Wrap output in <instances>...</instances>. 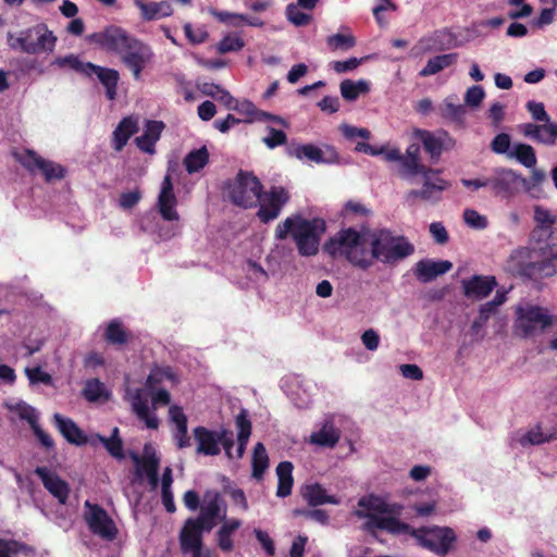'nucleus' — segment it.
Segmentation results:
<instances>
[{
  "mask_svg": "<svg viewBox=\"0 0 557 557\" xmlns=\"http://www.w3.org/2000/svg\"><path fill=\"white\" fill-rule=\"evenodd\" d=\"M242 527V521L237 518H225L215 533L218 547L223 553H230L234 549L233 535Z\"/></svg>",
  "mask_w": 557,
  "mask_h": 557,
  "instance_id": "obj_35",
  "label": "nucleus"
},
{
  "mask_svg": "<svg viewBox=\"0 0 557 557\" xmlns=\"http://www.w3.org/2000/svg\"><path fill=\"white\" fill-rule=\"evenodd\" d=\"M124 398L131 404L134 413L145 423L147 429L157 430L159 428V419L149 407L151 395L146 385L135 388L126 387Z\"/></svg>",
  "mask_w": 557,
  "mask_h": 557,
  "instance_id": "obj_14",
  "label": "nucleus"
},
{
  "mask_svg": "<svg viewBox=\"0 0 557 557\" xmlns=\"http://www.w3.org/2000/svg\"><path fill=\"white\" fill-rule=\"evenodd\" d=\"M177 199L173 191V184L170 175H165L161 185V190L158 197V209L164 221L176 222V224L172 225L168 230H160V237L163 239H169L176 235L178 232V220L180 215L176 210Z\"/></svg>",
  "mask_w": 557,
  "mask_h": 557,
  "instance_id": "obj_12",
  "label": "nucleus"
},
{
  "mask_svg": "<svg viewBox=\"0 0 557 557\" xmlns=\"http://www.w3.org/2000/svg\"><path fill=\"white\" fill-rule=\"evenodd\" d=\"M438 111L444 119L457 123H461L466 114V109L462 104L458 103V97L456 95L446 97L438 107Z\"/></svg>",
  "mask_w": 557,
  "mask_h": 557,
  "instance_id": "obj_44",
  "label": "nucleus"
},
{
  "mask_svg": "<svg viewBox=\"0 0 557 557\" xmlns=\"http://www.w3.org/2000/svg\"><path fill=\"white\" fill-rule=\"evenodd\" d=\"M341 438V431L335 425L333 418H325L315 424V429L309 435L307 442L319 448H334Z\"/></svg>",
  "mask_w": 557,
  "mask_h": 557,
  "instance_id": "obj_23",
  "label": "nucleus"
},
{
  "mask_svg": "<svg viewBox=\"0 0 557 557\" xmlns=\"http://www.w3.org/2000/svg\"><path fill=\"white\" fill-rule=\"evenodd\" d=\"M289 199L288 193L281 186H273L269 191L260 193L259 210L257 215L263 223H269L275 220L283 207Z\"/></svg>",
  "mask_w": 557,
  "mask_h": 557,
  "instance_id": "obj_17",
  "label": "nucleus"
},
{
  "mask_svg": "<svg viewBox=\"0 0 557 557\" xmlns=\"http://www.w3.org/2000/svg\"><path fill=\"white\" fill-rule=\"evenodd\" d=\"M457 60L456 53H447L436 55L434 58L429 59L426 65L420 71V76L426 77L431 75H435L444 69L454 64Z\"/></svg>",
  "mask_w": 557,
  "mask_h": 557,
  "instance_id": "obj_48",
  "label": "nucleus"
},
{
  "mask_svg": "<svg viewBox=\"0 0 557 557\" xmlns=\"http://www.w3.org/2000/svg\"><path fill=\"white\" fill-rule=\"evenodd\" d=\"M528 259L529 250L527 248H518L511 252L507 261V269L515 275L528 277L523 270L534 264V261Z\"/></svg>",
  "mask_w": 557,
  "mask_h": 557,
  "instance_id": "obj_46",
  "label": "nucleus"
},
{
  "mask_svg": "<svg viewBox=\"0 0 557 557\" xmlns=\"http://www.w3.org/2000/svg\"><path fill=\"white\" fill-rule=\"evenodd\" d=\"M169 421L171 424V435L175 446L178 449H185L191 446V438L188 435V420L182 407L172 405L169 408Z\"/></svg>",
  "mask_w": 557,
  "mask_h": 557,
  "instance_id": "obj_24",
  "label": "nucleus"
},
{
  "mask_svg": "<svg viewBox=\"0 0 557 557\" xmlns=\"http://www.w3.org/2000/svg\"><path fill=\"white\" fill-rule=\"evenodd\" d=\"M125 65L132 71L136 81L141 77V71L153 57L151 48L143 41L134 38L121 54Z\"/></svg>",
  "mask_w": 557,
  "mask_h": 557,
  "instance_id": "obj_18",
  "label": "nucleus"
},
{
  "mask_svg": "<svg viewBox=\"0 0 557 557\" xmlns=\"http://www.w3.org/2000/svg\"><path fill=\"white\" fill-rule=\"evenodd\" d=\"M293 469L294 466L290 461H282L276 466V475H277V488L276 496L280 498H285L290 495L294 479H293Z\"/></svg>",
  "mask_w": 557,
  "mask_h": 557,
  "instance_id": "obj_41",
  "label": "nucleus"
},
{
  "mask_svg": "<svg viewBox=\"0 0 557 557\" xmlns=\"http://www.w3.org/2000/svg\"><path fill=\"white\" fill-rule=\"evenodd\" d=\"M339 91L345 100L355 101L360 95H364L370 91V83L366 79H359L356 82L351 79H344L339 85Z\"/></svg>",
  "mask_w": 557,
  "mask_h": 557,
  "instance_id": "obj_45",
  "label": "nucleus"
},
{
  "mask_svg": "<svg viewBox=\"0 0 557 557\" xmlns=\"http://www.w3.org/2000/svg\"><path fill=\"white\" fill-rule=\"evenodd\" d=\"M324 228L322 220H309L300 215H292L277 224L274 236L277 240H284L290 235L299 256L309 258L319 252Z\"/></svg>",
  "mask_w": 557,
  "mask_h": 557,
  "instance_id": "obj_2",
  "label": "nucleus"
},
{
  "mask_svg": "<svg viewBox=\"0 0 557 557\" xmlns=\"http://www.w3.org/2000/svg\"><path fill=\"white\" fill-rule=\"evenodd\" d=\"M4 407L32 428L39 420L38 410L22 399H8Z\"/></svg>",
  "mask_w": 557,
  "mask_h": 557,
  "instance_id": "obj_40",
  "label": "nucleus"
},
{
  "mask_svg": "<svg viewBox=\"0 0 557 557\" xmlns=\"http://www.w3.org/2000/svg\"><path fill=\"white\" fill-rule=\"evenodd\" d=\"M12 49H20L29 54L53 51L57 37L44 23L21 30L16 37H10Z\"/></svg>",
  "mask_w": 557,
  "mask_h": 557,
  "instance_id": "obj_7",
  "label": "nucleus"
},
{
  "mask_svg": "<svg viewBox=\"0 0 557 557\" xmlns=\"http://www.w3.org/2000/svg\"><path fill=\"white\" fill-rule=\"evenodd\" d=\"M370 233L371 230L344 228L330 238L324 250L333 258L344 257L352 265L368 270L372 267Z\"/></svg>",
  "mask_w": 557,
  "mask_h": 557,
  "instance_id": "obj_1",
  "label": "nucleus"
},
{
  "mask_svg": "<svg viewBox=\"0 0 557 557\" xmlns=\"http://www.w3.org/2000/svg\"><path fill=\"white\" fill-rule=\"evenodd\" d=\"M533 219L535 222L534 227L554 228L553 225L556 223V216L542 206L534 207Z\"/></svg>",
  "mask_w": 557,
  "mask_h": 557,
  "instance_id": "obj_58",
  "label": "nucleus"
},
{
  "mask_svg": "<svg viewBox=\"0 0 557 557\" xmlns=\"http://www.w3.org/2000/svg\"><path fill=\"white\" fill-rule=\"evenodd\" d=\"M557 438V431L546 434L542 428L536 424L520 436L519 443L522 447L541 445Z\"/></svg>",
  "mask_w": 557,
  "mask_h": 557,
  "instance_id": "obj_49",
  "label": "nucleus"
},
{
  "mask_svg": "<svg viewBox=\"0 0 557 557\" xmlns=\"http://www.w3.org/2000/svg\"><path fill=\"white\" fill-rule=\"evenodd\" d=\"M25 374L30 384H39L42 383L45 385L51 386L53 384L52 376L45 372L41 367L26 368Z\"/></svg>",
  "mask_w": 557,
  "mask_h": 557,
  "instance_id": "obj_60",
  "label": "nucleus"
},
{
  "mask_svg": "<svg viewBox=\"0 0 557 557\" xmlns=\"http://www.w3.org/2000/svg\"><path fill=\"white\" fill-rule=\"evenodd\" d=\"M485 97L483 87L475 85L467 89L465 94V103L469 107L476 108Z\"/></svg>",
  "mask_w": 557,
  "mask_h": 557,
  "instance_id": "obj_64",
  "label": "nucleus"
},
{
  "mask_svg": "<svg viewBox=\"0 0 557 557\" xmlns=\"http://www.w3.org/2000/svg\"><path fill=\"white\" fill-rule=\"evenodd\" d=\"M288 153L300 161H310L317 164H334L338 162V153L331 146L322 149L312 144H301L289 147Z\"/></svg>",
  "mask_w": 557,
  "mask_h": 557,
  "instance_id": "obj_19",
  "label": "nucleus"
},
{
  "mask_svg": "<svg viewBox=\"0 0 557 557\" xmlns=\"http://www.w3.org/2000/svg\"><path fill=\"white\" fill-rule=\"evenodd\" d=\"M453 268V263L447 260L423 259L416 263L414 275L422 283H429L437 276L447 273Z\"/></svg>",
  "mask_w": 557,
  "mask_h": 557,
  "instance_id": "obj_31",
  "label": "nucleus"
},
{
  "mask_svg": "<svg viewBox=\"0 0 557 557\" xmlns=\"http://www.w3.org/2000/svg\"><path fill=\"white\" fill-rule=\"evenodd\" d=\"M84 520L89 531L102 540L112 541L119 533L110 515L101 506L89 500L84 504Z\"/></svg>",
  "mask_w": 557,
  "mask_h": 557,
  "instance_id": "obj_10",
  "label": "nucleus"
},
{
  "mask_svg": "<svg viewBox=\"0 0 557 557\" xmlns=\"http://www.w3.org/2000/svg\"><path fill=\"white\" fill-rule=\"evenodd\" d=\"M245 41L237 34L225 35L216 45L219 53L236 52L244 48Z\"/></svg>",
  "mask_w": 557,
  "mask_h": 557,
  "instance_id": "obj_55",
  "label": "nucleus"
},
{
  "mask_svg": "<svg viewBox=\"0 0 557 557\" xmlns=\"http://www.w3.org/2000/svg\"><path fill=\"white\" fill-rule=\"evenodd\" d=\"M225 500L218 492H207L198 517L193 519L198 520V523L205 528L206 532H210L218 521L225 520Z\"/></svg>",
  "mask_w": 557,
  "mask_h": 557,
  "instance_id": "obj_16",
  "label": "nucleus"
},
{
  "mask_svg": "<svg viewBox=\"0 0 557 557\" xmlns=\"http://www.w3.org/2000/svg\"><path fill=\"white\" fill-rule=\"evenodd\" d=\"M177 383V377L170 367L153 368L147 380L146 386L149 391L173 386Z\"/></svg>",
  "mask_w": 557,
  "mask_h": 557,
  "instance_id": "obj_38",
  "label": "nucleus"
},
{
  "mask_svg": "<svg viewBox=\"0 0 557 557\" xmlns=\"http://www.w3.org/2000/svg\"><path fill=\"white\" fill-rule=\"evenodd\" d=\"M491 149L497 154H507L509 158L510 136L506 133H500L494 137L491 143Z\"/></svg>",
  "mask_w": 557,
  "mask_h": 557,
  "instance_id": "obj_63",
  "label": "nucleus"
},
{
  "mask_svg": "<svg viewBox=\"0 0 557 557\" xmlns=\"http://www.w3.org/2000/svg\"><path fill=\"white\" fill-rule=\"evenodd\" d=\"M235 422L237 428V448L236 453H233V459H242L251 435V422L245 409L237 414Z\"/></svg>",
  "mask_w": 557,
  "mask_h": 557,
  "instance_id": "obj_37",
  "label": "nucleus"
},
{
  "mask_svg": "<svg viewBox=\"0 0 557 557\" xmlns=\"http://www.w3.org/2000/svg\"><path fill=\"white\" fill-rule=\"evenodd\" d=\"M103 337L113 346H123L131 341L132 333L125 327L120 319H112L104 326Z\"/></svg>",
  "mask_w": 557,
  "mask_h": 557,
  "instance_id": "obj_39",
  "label": "nucleus"
},
{
  "mask_svg": "<svg viewBox=\"0 0 557 557\" xmlns=\"http://www.w3.org/2000/svg\"><path fill=\"white\" fill-rule=\"evenodd\" d=\"M286 16L287 20L294 24L295 26H305L309 24L311 20V15L301 11L299 5L294 3H289L286 7Z\"/></svg>",
  "mask_w": 557,
  "mask_h": 557,
  "instance_id": "obj_59",
  "label": "nucleus"
},
{
  "mask_svg": "<svg viewBox=\"0 0 557 557\" xmlns=\"http://www.w3.org/2000/svg\"><path fill=\"white\" fill-rule=\"evenodd\" d=\"M269 467V456L262 443H257L253 447L251 468L252 478L260 481L263 479L264 472Z\"/></svg>",
  "mask_w": 557,
  "mask_h": 557,
  "instance_id": "obj_47",
  "label": "nucleus"
},
{
  "mask_svg": "<svg viewBox=\"0 0 557 557\" xmlns=\"http://www.w3.org/2000/svg\"><path fill=\"white\" fill-rule=\"evenodd\" d=\"M429 166L421 163L420 146L410 144L398 162V173L405 180H411L417 175L424 174Z\"/></svg>",
  "mask_w": 557,
  "mask_h": 557,
  "instance_id": "obj_26",
  "label": "nucleus"
},
{
  "mask_svg": "<svg viewBox=\"0 0 557 557\" xmlns=\"http://www.w3.org/2000/svg\"><path fill=\"white\" fill-rule=\"evenodd\" d=\"M51 65L60 69H71L87 77L97 76L100 83L106 88V95L109 100H114L116 96V86L119 82V73L115 70L102 67L90 62H83L75 54H67L65 57H58Z\"/></svg>",
  "mask_w": 557,
  "mask_h": 557,
  "instance_id": "obj_5",
  "label": "nucleus"
},
{
  "mask_svg": "<svg viewBox=\"0 0 557 557\" xmlns=\"http://www.w3.org/2000/svg\"><path fill=\"white\" fill-rule=\"evenodd\" d=\"M421 188L422 199L435 203L442 199V193L448 188V182L438 176V171L429 168L424 174Z\"/></svg>",
  "mask_w": 557,
  "mask_h": 557,
  "instance_id": "obj_29",
  "label": "nucleus"
},
{
  "mask_svg": "<svg viewBox=\"0 0 557 557\" xmlns=\"http://www.w3.org/2000/svg\"><path fill=\"white\" fill-rule=\"evenodd\" d=\"M540 261H534L533 265H529L523 272L528 278L550 277L557 274V258L540 257Z\"/></svg>",
  "mask_w": 557,
  "mask_h": 557,
  "instance_id": "obj_43",
  "label": "nucleus"
},
{
  "mask_svg": "<svg viewBox=\"0 0 557 557\" xmlns=\"http://www.w3.org/2000/svg\"><path fill=\"white\" fill-rule=\"evenodd\" d=\"M106 394V386L98 379L88 380L83 389V396L91 403L98 401Z\"/></svg>",
  "mask_w": 557,
  "mask_h": 557,
  "instance_id": "obj_57",
  "label": "nucleus"
},
{
  "mask_svg": "<svg viewBox=\"0 0 557 557\" xmlns=\"http://www.w3.org/2000/svg\"><path fill=\"white\" fill-rule=\"evenodd\" d=\"M268 135L263 137L262 141L269 149H274L278 146L286 144L287 136L281 131L272 126L267 127Z\"/></svg>",
  "mask_w": 557,
  "mask_h": 557,
  "instance_id": "obj_61",
  "label": "nucleus"
},
{
  "mask_svg": "<svg viewBox=\"0 0 557 557\" xmlns=\"http://www.w3.org/2000/svg\"><path fill=\"white\" fill-rule=\"evenodd\" d=\"M209 161V152L206 147L191 150L184 159V165L189 174L200 171Z\"/></svg>",
  "mask_w": 557,
  "mask_h": 557,
  "instance_id": "obj_51",
  "label": "nucleus"
},
{
  "mask_svg": "<svg viewBox=\"0 0 557 557\" xmlns=\"http://www.w3.org/2000/svg\"><path fill=\"white\" fill-rule=\"evenodd\" d=\"M164 129V123L161 121H147L144 133L136 137L137 147L149 154L154 153V146Z\"/></svg>",
  "mask_w": 557,
  "mask_h": 557,
  "instance_id": "obj_33",
  "label": "nucleus"
},
{
  "mask_svg": "<svg viewBox=\"0 0 557 557\" xmlns=\"http://www.w3.org/2000/svg\"><path fill=\"white\" fill-rule=\"evenodd\" d=\"M193 436L196 442V454L202 456H218L221 447L228 459H233L234 437L233 432L221 428L211 430L206 426H196L193 430Z\"/></svg>",
  "mask_w": 557,
  "mask_h": 557,
  "instance_id": "obj_6",
  "label": "nucleus"
},
{
  "mask_svg": "<svg viewBox=\"0 0 557 557\" xmlns=\"http://www.w3.org/2000/svg\"><path fill=\"white\" fill-rule=\"evenodd\" d=\"M135 37L129 36L124 29L115 26L106 28L103 32L95 33L90 40L108 51L122 54Z\"/></svg>",
  "mask_w": 557,
  "mask_h": 557,
  "instance_id": "obj_20",
  "label": "nucleus"
},
{
  "mask_svg": "<svg viewBox=\"0 0 557 557\" xmlns=\"http://www.w3.org/2000/svg\"><path fill=\"white\" fill-rule=\"evenodd\" d=\"M399 510L400 506L388 504L382 497L370 494L359 498L355 515L367 518L364 528L369 531L379 529L392 534L407 533L410 530L409 525L391 516L398 513Z\"/></svg>",
  "mask_w": 557,
  "mask_h": 557,
  "instance_id": "obj_3",
  "label": "nucleus"
},
{
  "mask_svg": "<svg viewBox=\"0 0 557 557\" xmlns=\"http://www.w3.org/2000/svg\"><path fill=\"white\" fill-rule=\"evenodd\" d=\"M35 473L40 478L49 493H51L60 504L64 505L70 493L67 483L46 467H37Z\"/></svg>",
  "mask_w": 557,
  "mask_h": 557,
  "instance_id": "obj_30",
  "label": "nucleus"
},
{
  "mask_svg": "<svg viewBox=\"0 0 557 557\" xmlns=\"http://www.w3.org/2000/svg\"><path fill=\"white\" fill-rule=\"evenodd\" d=\"M302 496L310 506L317 507L325 504L338 505L341 498L330 495L327 491L319 483L307 484L302 488Z\"/></svg>",
  "mask_w": 557,
  "mask_h": 557,
  "instance_id": "obj_36",
  "label": "nucleus"
},
{
  "mask_svg": "<svg viewBox=\"0 0 557 557\" xmlns=\"http://www.w3.org/2000/svg\"><path fill=\"white\" fill-rule=\"evenodd\" d=\"M417 134L420 136L423 148L430 154L431 159L433 161L438 160L444 148L443 139L429 131H418Z\"/></svg>",
  "mask_w": 557,
  "mask_h": 557,
  "instance_id": "obj_50",
  "label": "nucleus"
},
{
  "mask_svg": "<svg viewBox=\"0 0 557 557\" xmlns=\"http://www.w3.org/2000/svg\"><path fill=\"white\" fill-rule=\"evenodd\" d=\"M487 178L488 187L495 196L509 199L519 193L522 175L512 169L495 168Z\"/></svg>",
  "mask_w": 557,
  "mask_h": 557,
  "instance_id": "obj_15",
  "label": "nucleus"
},
{
  "mask_svg": "<svg viewBox=\"0 0 557 557\" xmlns=\"http://www.w3.org/2000/svg\"><path fill=\"white\" fill-rule=\"evenodd\" d=\"M536 141L546 146H553L557 141V123L544 122L539 125Z\"/></svg>",
  "mask_w": 557,
  "mask_h": 557,
  "instance_id": "obj_56",
  "label": "nucleus"
},
{
  "mask_svg": "<svg viewBox=\"0 0 557 557\" xmlns=\"http://www.w3.org/2000/svg\"><path fill=\"white\" fill-rule=\"evenodd\" d=\"M137 120L127 116L122 119V121L119 123V125L115 127L113 132V148L116 151H121L123 147L127 144L128 139L133 134L137 132Z\"/></svg>",
  "mask_w": 557,
  "mask_h": 557,
  "instance_id": "obj_42",
  "label": "nucleus"
},
{
  "mask_svg": "<svg viewBox=\"0 0 557 557\" xmlns=\"http://www.w3.org/2000/svg\"><path fill=\"white\" fill-rule=\"evenodd\" d=\"M369 239L372 264L375 260L394 264L414 252L413 245L405 236L395 235L387 228L372 230Z\"/></svg>",
  "mask_w": 557,
  "mask_h": 557,
  "instance_id": "obj_4",
  "label": "nucleus"
},
{
  "mask_svg": "<svg viewBox=\"0 0 557 557\" xmlns=\"http://www.w3.org/2000/svg\"><path fill=\"white\" fill-rule=\"evenodd\" d=\"M465 223L474 230H484L487 226L486 216L480 214L474 209H466L463 211Z\"/></svg>",
  "mask_w": 557,
  "mask_h": 557,
  "instance_id": "obj_62",
  "label": "nucleus"
},
{
  "mask_svg": "<svg viewBox=\"0 0 557 557\" xmlns=\"http://www.w3.org/2000/svg\"><path fill=\"white\" fill-rule=\"evenodd\" d=\"M209 13L213 17H215L220 23H223L231 27H240L245 24L246 20V14L220 11L214 8H210Z\"/></svg>",
  "mask_w": 557,
  "mask_h": 557,
  "instance_id": "obj_54",
  "label": "nucleus"
},
{
  "mask_svg": "<svg viewBox=\"0 0 557 557\" xmlns=\"http://www.w3.org/2000/svg\"><path fill=\"white\" fill-rule=\"evenodd\" d=\"M411 535L421 547L438 556L447 555L457 540V535L451 528L438 525L413 529Z\"/></svg>",
  "mask_w": 557,
  "mask_h": 557,
  "instance_id": "obj_9",
  "label": "nucleus"
},
{
  "mask_svg": "<svg viewBox=\"0 0 557 557\" xmlns=\"http://www.w3.org/2000/svg\"><path fill=\"white\" fill-rule=\"evenodd\" d=\"M530 248L537 257L557 258V230L533 227Z\"/></svg>",
  "mask_w": 557,
  "mask_h": 557,
  "instance_id": "obj_21",
  "label": "nucleus"
},
{
  "mask_svg": "<svg viewBox=\"0 0 557 557\" xmlns=\"http://www.w3.org/2000/svg\"><path fill=\"white\" fill-rule=\"evenodd\" d=\"M552 324L553 317L546 308L530 304L517 308L516 326L524 337H529L537 330H544Z\"/></svg>",
  "mask_w": 557,
  "mask_h": 557,
  "instance_id": "obj_11",
  "label": "nucleus"
},
{
  "mask_svg": "<svg viewBox=\"0 0 557 557\" xmlns=\"http://www.w3.org/2000/svg\"><path fill=\"white\" fill-rule=\"evenodd\" d=\"M326 46L332 51H347L356 46L355 36L346 29V33H337L326 38Z\"/></svg>",
  "mask_w": 557,
  "mask_h": 557,
  "instance_id": "obj_53",
  "label": "nucleus"
},
{
  "mask_svg": "<svg viewBox=\"0 0 557 557\" xmlns=\"http://www.w3.org/2000/svg\"><path fill=\"white\" fill-rule=\"evenodd\" d=\"M509 158L516 159L525 168H534L536 164V156L534 149L527 144H517L509 152Z\"/></svg>",
  "mask_w": 557,
  "mask_h": 557,
  "instance_id": "obj_52",
  "label": "nucleus"
},
{
  "mask_svg": "<svg viewBox=\"0 0 557 557\" xmlns=\"http://www.w3.org/2000/svg\"><path fill=\"white\" fill-rule=\"evenodd\" d=\"M461 284L465 296L473 300H482L486 298L497 286V282L494 276L485 275H473L468 280H462Z\"/></svg>",
  "mask_w": 557,
  "mask_h": 557,
  "instance_id": "obj_27",
  "label": "nucleus"
},
{
  "mask_svg": "<svg viewBox=\"0 0 557 557\" xmlns=\"http://www.w3.org/2000/svg\"><path fill=\"white\" fill-rule=\"evenodd\" d=\"M205 528L198 520L188 518L180 533V545L184 554H190L202 548V533Z\"/></svg>",
  "mask_w": 557,
  "mask_h": 557,
  "instance_id": "obj_28",
  "label": "nucleus"
},
{
  "mask_svg": "<svg viewBox=\"0 0 557 557\" xmlns=\"http://www.w3.org/2000/svg\"><path fill=\"white\" fill-rule=\"evenodd\" d=\"M261 190L262 185L257 176L239 171L235 180L227 184L226 195L234 205L251 208L260 200Z\"/></svg>",
  "mask_w": 557,
  "mask_h": 557,
  "instance_id": "obj_8",
  "label": "nucleus"
},
{
  "mask_svg": "<svg viewBox=\"0 0 557 557\" xmlns=\"http://www.w3.org/2000/svg\"><path fill=\"white\" fill-rule=\"evenodd\" d=\"M134 461L137 465V476L141 478L145 472L148 482L152 488L159 484V463L160 458L156 448L151 444H146L143 449V457L134 456Z\"/></svg>",
  "mask_w": 557,
  "mask_h": 557,
  "instance_id": "obj_25",
  "label": "nucleus"
},
{
  "mask_svg": "<svg viewBox=\"0 0 557 557\" xmlns=\"http://www.w3.org/2000/svg\"><path fill=\"white\" fill-rule=\"evenodd\" d=\"M16 160L33 174H41L47 182L62 180L66 170L63 165L46 160L33 150L14 153Z\"/></svg>",
  "mask_w": 557,
  "mask_h": 557,
  "instance_id": "obj_13",
  "label": "nucleus"
},
{
  "mask_svg": "<svg viewBox=\"0 0 557 557\" xmlns=\"http://www.w3.org/2000/svg\"><path fill=\"white\" fill-rule=\"evenodd\" d=\"M287 397L297 408H307L312 403L314 386L299 376H290L282 382Z\"/></svg>",
  "mask_w": 557,
  "mask_h": 557,
  "instance_id": "obj_22",
  "label": "nucleus"
},
{
  "mask_svg": "<svg viewBox=\"0 0 557 557\" xmlns=\"http://www.w3.org/2000/svg\"><path fill=\"white\" fill-rule=\"evenodd\" d=\"M53 422L55 428L70 444L76 446L86 445L84 431L72 419L60 413H54Z\"/></svg>",
  "mask_w": 557,
  "mask_h": 557,
  "instance_id": "obj_32",
  "label": "nucleus"
},
{
  "mask_svg": "<svg viewBox=\"0 0 557 557\" xmlns=\"http://www.w3.org/2000/svg\"><path fill=\"white\" fill-rule=\"evenodd\" d=\"M134 4L139 9L144 21H154L169 17L173 14V8L169 0L159 2H145L144 0H134Z\"/></svg>",
  "mask_w": 557,
  "mask_h": 557,
  "instance_id": "obj_34",
  "label": "nucleus"
}]
</instances>
